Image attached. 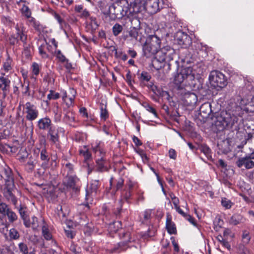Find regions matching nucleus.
Wrapping results in <instances>:
<instances>
[{
    "label": "nucleus",
    "instance_id": "obj_50",
    "mask_svg": "<svg viewBox=\"0 0 254 254\" xmlns=\"http://www.w3.org/2000/svg\"><path fill=\"white\" fill-rule=\"evenodd\" d=\"M21 11L22 14L27 18L30 19L31 17V12L28 6H26L25 5H23L21 8Z\"/></svg>",
    "mask_w": 254,
    "mask_h": 254
},
{
    "label": "nucleus",
    "instance_id": "obj_13",
    "mask_svg": "<svg viewBox=\"0 0 254 254\" xmlns=\"http://www.w3.org/2000/svg\"><path fill=\"white\" fill-rule=\"evenodd\" d=\"M182 100L185 105L187 106H193L195 105L197 101V96L192 92L187 91L182 92Z\"/></svg>",
    "mask_w": 254,
    "mask_h": 254
},
{
    "label": "nucleus",
    "instance_id": "obj_7",
    "mask_svg": "<svg viewBox=\"0 0 254 254\" xmlns=\"http://www.w3.org/2000/svg\"><path fill=\"white\" fill-rule=\"evenodd\" d=\"M60 94L63 102L67 108L74 106L75 98L77 94L76 90L73 88H69L67 91L61 90Z\"/></svg>",
    "mask_w": 254,
    "mask_h": 254
},
{
    "label": "nucleus",
    "instance_id": "obj_26",
    "mask_svg": "<svg viewBox=\"0 0 254 254\" xmlns=\"http://www.w3.org/2000/svg\"><path fill=\"white\" fill-rule=\"evenodd\" d=\"M166 228L170 234H175L177 232L175 224L172 221L171 216L169 214L167 215Z\"/></svg>",
    "mask_w": 254,
    "mask_h": 254
},
{
    "label": "nucleus",
    "instance_id": "obj_61",
    "mask_svg": "<svg viewBox=\"0 0 254 254\" xmlns=\"http://www.w3.org/2000/svg\"><path fill=\"white\" fill-rule=\"evenodd\" d=\"M129 35L132 38L137 40L138 35L137 30L135 28L130 29L129 31Z\"/></svg>",
    "mask_w": 254,
    "mask_h": 254
},
{
    "label": "nucleus",
    "instance_id": "obj_62",
    "mask_svg": "<svg viewBox=\"0 0 254 254\" xmlns=\"http://www.w3.org/2000/svg\"><path fill=\"white\" fill-rule=\"evenodd\" d=\"M102 146L101 145L100 143L95 142V143H93L92 144V147L93 151L95 152L96 154H98V151L100 149Z\"/></svg>",
    "mask_w": 254,
    "mask_h": 254
},
{
    "label": "nucleus",
    "instance_id": "obj_20",
    "mask_svg": "<svg viewBox=\"0 0 254 254\" xmlns=\"http://www.w3.org/2000/svg\"><path fill=\"white\" fill-rule=\"evenodd\" d=\"M131 6L133 12L134 13L140 12L144 10H147L146 0H134Z\"/></svg>",
    "mask_w": 254,
    "mask_h": 254
},
{
    "label": "nucleus",
    "instance_id": "obj_33",
    "mask_svg": "<svg viewBox=\"0 0 254 254\" xmlns=\"http://www.w3.org/2000/svg\"><path fill=\"white\" fill-rule=\"evenodd\" d=\"M18 156V160L20 162H25L26 159H27L30 155L26 149H22L20 150Z\"/></svg>",
    "mask_w": 254,
    "mask_h": 254
},
{
    "label": "nucleus",
    "instance_id": "obj_5",
    "mask_svg": "<svg viewBox=\"0 0 254 254\" xmlns=\"http://www.w3.org/2000/svg\"><path fill=\"white\" fill-rule=\"evenodd\" d=\"M37 150L40 151V157L42 163L41 165V167L46 170L50 168L51 170H54L58 166V161H57V156H53L50 157L49 153L45 148L44 147L41 150L37 148Z\"/></svg>",
    "mask_w": 254,
    "mask_h": 254
},
{
    "label": "nucleus",
    "instance_id": "obj_60",
    "mask_svg": "<svg viewBox=\"0 0 254 254\" xmlns=\"http://www.w3.org/2000/svg\"><path fill=\"white\" fill-rule=\"evenodd\" d=\"M150 89L156 95H161L162 91L161 89L160 88L158 87L157 86L152 84V85L150 86Z\"/></svg>",
    "mask_w": 254,
    "mask_h": 254
},
{
    "label": "nucleus",
    "instance_id": "obj_16",
    "mask_svg": "<svg viewBox=\"0 0 254 254\" xmlns=\"http://www.w3.org/2000/svg\"><path fill=\"white\" fill-rule=\"evenodd\" d=\"M159 54H161L159 58L160 62L169 61L173 59L172 55L174 53V50L169 46H166L162 48L160 47Z\"/></svg>",
    "mask_w": 254,
    "mask_h": 254
},
{
    "label": "nucleus",
    "instance_id": "obj_2",
    "mask_svg": "<svg viewBox=\"0 0 254 254\" xmlns=\"http://www.w3.org/2000/svg\"><path fill=\"white\" fill-rule=\"evenodd\" d=\"M238 121V118L233 115L227 112H221L220 114L216 117L214 121V125L217 130L221 131L226 127L233 128L235 127V129H237L236 124Z\"/></svg>",
    "mask_w": 254,
    "mask_h": 254
},
{
    "label": "nucleus",
    "instance_id": "obj_37",
    "mask_svg": "<svg viewBox=\"0 0 254 254\" xmlns=\"http://www.w3.org/2000/svg\"><path fill=\"white\" fill-rule=\"evenodd\" d=\"M89 20L88 25L90 26L92 31H95L99 27L96 19L95 17L89 16Z\"/></svg>",
    "mask_w": 254,
    "mask_h": 254
},
{
    "label": "nucleus",
    "instance_id": "obj_24",
    "mask_svg": "<svg viewBox=\"0 0 254 254\" xmlns=\"http://www.w3.org/2000/svg\"><path fill=\"white\" fill-rule=\"evenodd\" d=\"M20 37V40L23 43L24 53L26 56H28L31 53V46L30 44L27 42V34L21 33Z\"/></svg>",
    "mask_w": 254,
    "mask_h": 254
},
{
    "label": "nucleus",
    "instance_id": "obj_64",
    "mask_svg": "<svg viewBox=\"0 0 254 254\" xmlns=\"http://www.w3.org/2000/svg\"><path fill=\"white\" fill-rule=\"evenodd\" d=\"M115 54L117 57L121 58L124 61H126L127 59V55L122 52L118 53L117 51H116Z\"/></svg>",
    "mask_w": 254,
    "mask_h": 254
},
{
    "label": "nucleus",
    "instance_id": "obj_44",
    "mask_svg": "<svg viewBox=\"0 0 254 254\" xmlns=\"http://www.w3.org/2000/svg\"><path fill=\"white\" fill-rule=\"evenodd\" d=\"M201 150L208 159L211 158V150L209 147L206 145H203L201 147Z\"/></svg>",
    "mask_w": 254,
    "mask_h": 254
},
{
    "label": "nucleus",
    "instance_id": "obj_47",
    "mask_svg": "<svg viewBox=\"0 0 254 254\" xmlns=\"http://www.w3.org/2000/svg\"><path fill=\"white\" fill-rule=\"evenodd\" d=\"M30 222V226L32 227L33 229L36 230L39 226V222L38 221V218L35 216H33L31 218V220H29Z\"/></svg>",
    "mask_w": 254,
    "mask_h": 254
},
{
    "label": "nucleus",
    "instance_id": "obj_58",
    "mask_svg": "<svg viewBox=\"0 0 254 254\" xmlns=\"http://www.w3.org/2000/svg\"><path fill=\"white\" fill-rule=\"evenodd\" d=\"M11 61L10 59H7L3 64V69L5 71L8 72L11 70L12 67L11 66Z\"/></svg>",
    "mask_w": 254,
    "mask_h": 254
},
{
    "label": "nucleus",
    "instance_id": "obj_59",
    "mask_svg": "<svg viewBox=\"0 0 254 254\" xmlns=\"http://www.w3.org/2000/svg\"><path fill=\"white\" fill-rule=\"evenodd\" d=\"M135 152L141 156L143 161H148V157L142 149L140 148H137L135 149Z\"/></svg>",
    "mask_w": 254,
    "mask_h": 254
},
{
    "label": "nucleus",
    "instance_id": "obj_4",
    "mask_svg": "<svg viewBox=\"0 0 254 254\" xmlns=\"http://www.w3.org/2000/svg\"><path fill=\"white\" fill-rule=\"evenodd\" d=\"M195 74L192 67H184L181 69L180 73L175 76L174 83L179 85L186 80L190 86H193L195 84L193 82L195 79Z\"/></svg>",
    "mask_w": 254,
    "mask_h": 254
},
{
    "label": "nucleus",
    "instance_id": "obj_9",
    "mask_svg": "<svg viewBox=\"0 0 254 254\" xmlns=\"http://www.w3.org/2000/svg\"><path fill=\"white\" fill-rule=\"evenodd\" d=\"M239 168L244 167L246 169H250L254 167V152L247 154L245 156L239 158L236 162Z\"/></svg>",
    "mask_w": 254,
    "mask_h": 254
},
{
    "label": "nucleus",
    "instance_id": "obj_38",
    "mask_svg": "<svg viewBox=\"0 0 254 254\" xmlns=\"http://www.w3.org/2000/svg\"><path fill=\"white\" fill-rule=\"evenodd\" d=\"M74 167L73 164L66 163L64 165V170L67 172L66 176L73 175Z\"/></svg>",
    "mask_w": 254,
    "mask_h": 254
},
{
    "label": "nucleus",
    "instance_id": "obj_6",
    "mask_svg": "<svg viewBox=\"0 0 254 254\" xmlns=\"http://www.w3.org/2000/svg\"><path fill=\"white\" fill-rule=\"evenodd\" d=\"M209 79L211 85L214 88H223L227 84V80L225 75L219 71H212Z\"/></svg>",
    "mask_w": 254,
    "mask_h": 254
},
{
    "label": "nucleus",
    "instance_id": "obj_23",
    "mask_svg": "<svg viewBox=\"0 0 254 254\" xmlns=\"http://www.w3.org/2000/svg\"><path fill=\"white\" fill-rule=\"evenodd\" d=\"M48 135L50 136V140L55 144L57 147H59V135L58 131L55 127H52L48 130Z\"/></svg>",
    "mask_w": 254,
    "mask_h": 254
},
{
    "label": "nucleus",
    "instance_id": "obj_10",
    "mask_svg": "<svg viewBox=\"0 0 254 254\" xmlns=\"http://www.w3.org/2000/svg\"><path fill=\"white\" fill-rule=\"evenodd\" d=\"M175 38L179 45L184 48H188L191 44V38L182 31H178L176 33Z\"/></svg>",
    "mask_w": 254,
    "mask_h": 254
},
{
    "label": "nucleus",
    "instance_id": "obj_43",
    "mask_svg": "<svg viewBox=\"0 0 254 254\" xmlns=\"http://www.w3.org/2000/svg\"><path fill=\"white\" fill-rule=\"evenodd\" d=\"M143 107L149 112L152 113L155 117H157V112L154 108L147 103L142 104Z\"/></svg>",
    "mask_w": 254,
    "mask_h": 254
},
{
    "label": "nucleus",
    "instance_id": "obj_41",
    "mask_svg": "<svg viewBox=\"0 0 254 254\" xmlns=\"http://www.w3.org/2000/svg\"><path fill=\"white\" fill-rule=\"evenodd\" d=\"M221 204L226 209H230L234 205V203L227 198L223 197L221 199Z\"/></svg>",
    "mask_w": 254,
    "mask_h": 254
},
{
    "label": "nucleus",
    "instance_id": "obj_1",
    "mask_svg": "<svg viewBox=\"0 0 254 254\" xmlns=\"http://www.w3.org/2000/svg\"><path fill=\"white\" fill-rule=\"evenodd\" d=\"M1 176L5 182L2 189L3 195L8 201L11 202L14 206H16L17 203V199L14 194L16 188L10 168L8 166L5 167Z\"/></svg>",
    "mask_w": 254,
    "mask_h": 254
},
{
    "label": "nucleus",
    "instance_id": "obj_48",
    "mask_svg": "<svg viewBox=\"0 0 254 254\" xmlns=\"http://www.w3.org/2000/svg\"><path fill=\"white\" fill-rule=\"evenodd\" d=\"M55 55L57 59L62 63H64L67 61L65 56L62 53L60 50L56 51L55 53Z\"/></svg>",
    "mask_w": 254,
    "mask_h": 254
},
{
    "label": "nucleus",
    "instance_id": "obj_55",
    "mask_svg": "<svg viewBox=\"0 0 254 254\" xmlns=\"http://www.w3.org/2000/svg\"><path fill=\"white\" fill-rule=\"evenodd\" d=\"M151 78V76L148 72L143 71L141 72L139 79L141 81H148Z\"/></svg>",
    "mask_w": 254,
    "mask_h": 254
},
{
    "label": "nucleus",
    "instance_id": "obj_56",
    "mask_svg": "<svg viewBox=\"0 0 254 254\" xmlns=\"http://www.w3.org/2000/svg\"><path fill=\"white\" fill-rule=\"evenodd\" d=\"M32 73L35 76H37L40 71L39 65L36 63H33L32 65Z\"/></svg>",
    "mask_w": 254,
    "mask_h": 254
},
{
    "label": "nucleus",
    "instance_id": "obj_57",
    "mask_svg": "<svg viewBox=\"0 0 254 254\" xmlns=\"http://www.w3.org/2000/svg\"><path fill=\"white\" fill-rule=\"evenodd\" d=\"M164 33L163 34L166 37L170 36L173 32V30L171 26L168 24L166 25V27L163 28Z\"/></svg>",
    "mask_w": 254,
    "mask_h": 254
},
{
    "label": "nucleus",
    "instance_id": "obj_28",
    "mask_svg": "<svg viewBox=\"0 0 254 254\" xmlns=\"http://www.w3.org/2000/svg\"><path fill=\"white\" fill-rule=\"evenodd\" d=\"M74 10L76 12L79 14V16L81 18H85L89 17L90 13L88 10L83 8V6L81 4L76 5L74 7Z\"/></svg>",
    "mask_w": 254,
    "mask_h": 254
},
{
    "label": "nucleus",
    "instance_id": "obj_30",
    "mask_svg": "<svg viewBox=\"0 0 254 254\" xmlns=\"http://www.w3.org/2000/svg\"><path fill=\"white\" fill-rule=\"evenodd\" d=\"M47 45V43H43L38 47L39 54L42 58L46 59L49 57V55L46 52V46Z\"/></svg>",
    "mask_w": 254,
    "mask_h": 254
},
{
    "label": "nucleus",
    "instance_id": "obj_31",
    "mask_svg": "<svg viewBox=\"0 0 254 254\" xmlns=\"http://www.w3.org/2000/svg\"><path fill=\"white\" fill-rule=\"evenodd\" d=\"M242 219L243 218L241 215L235 214L231 217L229 223L232 225H236L241 223Z\"/></svg>",
    "mask_w": 254,
    "mask_h": 254
},
{
    "label": "nucleus",
    "instance_id": "obj_29",
    "mask_svg": "<svg viewBox=\"0 0 254 254\" xmlns=\"http://www.w3.org/2000/svg\"><path fill=\"white\" fill-rule=\"evenodd\" d=\"M36 163L37 161L36 159L34 158L32 155H30V156L27 159V162L25 164L26 170L28 172H32L34 170Z\"/></svg>",
    "mask_w": 254,
    "mask_h": 254
},
{
    "label": "nucleus",
    "instance_id": "obj_46",
    "mask_svg": "<svg viewBox=\"0 0 254 254\" xmlns=\"http://www.w3.org/2000/svg\"><path fill=\"white\" fill-rule=\"evenodd\" d=\"M10 208L5 203H0V213L5 215L9 210Z\"/></svg>",
    "mask_w": 254,
    "mask_h": 254
},
{
    "label": "nucleus",
    "instance_id": "obj_12",
    "mask_svg": "<svg viewBox=\"0 0 254 254\" xmlns=\"http://www.w3.org/2000/svg\"><path fill=\"white\" fill-rule=\"evenodd\" d=\"M34 185L38 186L39 187V191L48 199H52L56 198V195L54 187L43 184L34 183Z\"/></svg>",
    "mask_w": 254,
    "mask_h": 254
},
{
    "label": "nucleus",
    "instance_id": "obj_19",
    "mask_svg": "<svg viewBox=\"0 0 254 254\" xmlns=\"http://www.w3.org/2000/svg\"><path fill=\"white\" fill-rule=\"evenodd\" d=\"M79 179L75 175L66 176L65 178V185L67 187L72 189L75 191L79 189L78 183Z\"/></svg>",
    "mask_w": 254,
    "mask_h": 254
},
{
    "label": "nucleus",
    "instance_id": "obj_22",
    "mask_svg": "<svg viewBox=\"0 0 254 254\" xmlns=\"http://www.w3.org/2000/svg\"><path fill=\"white\" fill-rule=\"evenodd\" d=\"M51 126V120L48 117L40 119L37 122V127L41 130H49Z\"/></svg>",
    "mask_w": 254,
    "mask_h": 254
},
{
    "label": "nucleus",
    "instance_id": "obj_40",
    "mask_svg": "<svg viewBox=\"0 0 254 254\" xmlns=\"http://www.w3.org/2000/svg\"><path fill=\"white\" fill-rule=\"evenodd\" d=\"M7 217L8 220L9 222L12 223L17 219V216L16 213L13 211L11 209L5 215Z\"/></svg>",
    "mask_w": 254,
    "mask_h": 254
},
{
    "label": "nucleus",
    "instance_id": "obj_63",
    "mask_svg": "<svg viewBox=\"0 0 254 254\" xmlns=\"http://www.w3.org/2000/svg\"><path fill=\"white\" fill-rule=\"evenodd\" d=\"M127 186L128 187L129 190H130L134 188H135L137 186V184L136 182L131 181L129 180L127 183Z\"/></svg>",
    "mask_w": 254,
    "mask_h": 254
},
{
    "label": "nucleus",
    "instance_id": "obj_42",
    "mask_svg": "<svg viewBox=\"0 0 254 254\" xmlns=\"http://www.w3.org/2000/svg\"><path fill=\"white\" fill-rule=\"evenodd\" d=\"M123 28L122 25L118 23L115 24L113 27V33L114 36H118L123 30Z\"/></svg>",
    "mask_w": 254,
    "mask_h": 254
},
{
    "label": "nucleus",
    "instance_id": "obj_39",
    "mask_svg": "<svg viewBox=\"0 0 254 254\" xmlns=\"http://www.w3.org/2000/svg\"><path fill=\"white\" fill-rule=\"evenodd\" d=\"M29 25L33 27L36 30H40L41 29V25L38 21H37L34 18L31 17L28 21Z\"/></svg>",
    "mask_w": 254,
    "mask_h": 254
},
{
    "label": "nucleus",
    "instance_id": "obj_36",
    "mask_svg": "<svg viewBox=\"0 0 254 254\" xmlns=\"http://www.w3.org/2000/svg\"><path fill=\"white\" fill-rule=\"evenodd\" d=\"M109 117V113L106 109V106L102 105L100 107V118L103 121H106Z\"/></svg>",
    "mask_w": 254,
    "mask_h": 254
},
{
    "label": "nucleus",
    "instance_id": "obj_8",
    "mask_svg": "<svg viewBox=\"0 0 254 254\" xmlns=\"http://www.w3.org/2000/svg\"><path fill=\"white\" fill-rule=\"evenodd\" d=\"M119 236L123 241L120 242L117 246L111 250L112 253H119L122 251H126L128 248L127 243L131 241L130 233L128 232H125L124 230H121Z\"/></svg>",
    "mask_w": 254,
    "mask_h": 254
},
{
    "label": "nucleus",
    "instance_id": "obj_34",
    "mask_svg": "<svg viewBox=\"0 0 254 254\" xmlns=\"http://www.w3.org/2000/svg\"><path fill=\"white\" fill-rule=\"evenodd\" d=\"M122 228V223L121 221H116L111 224L109 226V229L112 232H117Z\"/></svg>",
    "mask_w": 254,
    "mask_h": 254
},
{
    "label": "nucleus",
    "instance_id": "obj_27",
    "mask_svg": "<svg viewBox=\"0 0 254 254\" xmlns=\"http://www.w3.org/2000/svg\"><path fill=\"white\" fill-rule=\"evenodd\" d=\"M63 120L66 124L72 126L73 123L75 122L74 113L71 110L67 111L65 113Z\"/></svg>",
    "mask_w": 254,
    "mask_h": 254
},
{
    "label": "nucleus",
    "instance_id": "obj_18",
    "mask_svg": "<svg viewBox=\"0 0 254 254\" xmlns=\"http://www.w3.org/2000/svg\"><path fill=\"white\" fill-rule=\"evenodd\" d=\"M99 182L97 181H92L90 185L87 187L86 190L85 199L88 201H92L93 196L97 192L98 189Z\"/></svg>",
    "mask_w": 254,
    "mask_h": 254
},
{
    "label": "nucleus",
    "instance_id": "obj_11",
    "mask_svg": "<svg viewBox=\"0 0 254 254\" xmlns=\"http://www.w3.org/2000/svg\"><path fill=\"white\" fill-rule=\"evenodd\" d=\"M25 112L26 114V118L28 121H34L38 118L39 115V111L37 107L30 102H27L25 104Z\"/></svg>",
    "mask_w": 254,
    "mask_h": 254
},
{
    "label": "nucleus",
    "instance_id": "obj_54",
    "mask_svg": "<svg viewBox=\"0 0 254 254\" xmlns=\"http://www.w3.org/2000/svg\"><path fill=\"white\" fill-rule=\"evenodd\" d=\"M79 248L74 244H71L69 247V252L67 254H80Z\"/></svg>",
    "mask_w": 254,
    "mask_h": 254
},
{
    "label": "nucleus",
    "instance_id": "obj_35",
    "mask_svg": "<svg viewBox=\"0 0 254 254\" xmlns=\"http://www.w3.org/2000/svg\"><path fill=\"white\" fill-rule=\"evenodd\" d=\"M79 152L80 154L84 157V159L86 161L90 159L91 157V153L85 146H84L82 148H81Z\"/></svg>",
    "mask_w": 254,
    "mask_h": 254
},
{
    "label": "nucleus",
    "instance_id": "obj_3",
    "mask_svg": "<svg viewBox=\"0 0 254 254\" xmlns=\"http://www.w3.org/2000/svg\"><path fill=\"white\" fill-rule=\"evenodd\" d=\"M161 40L156 35L149 36L142 45V52L144 56L151 57L160 49Z\"/></svg>",
    "mask_w": 254,
    "mask_h": 254
},
{
    "label": "nucleus",
    "instance_id": "obj_49",
    "mask_svg": "<svg viewBox=\"0 0 254 254\" xmlns=\"http://www.w3.org/2000/svg\"><path fill=\"white\" fill-rule=\"evenodd\" d=\"M18 248L19 251L22 254H28V249L27 245L24 243H20L18 244Z\"/></svg>",
    "mask_w": 254,
    "mask_h": 254
},
{
    "label": "nucleus",
    "instance_id": "obj_21",
    "mask_svg": "<svg viewBox=\"0 0 254 254\" xmlns=\"http://www.w3.org/2000/svg\"><path fill=\"white\" fill-rule=\"evenodd\" d=\"M107 160L106 158L101 157L96 160V170L98 172H103L107 171Z\"/></svg>",
    "mask_w": 254,
    "mask_h": 254
},
{
    "label": "nucleus",
    "instance_id": "obj_25",
    "mask_svg": "<svg viewBox=\"0 0 254 254\" xmlns=\"http://www.w3.org/2000/svg\"><path fill=\"white\" fill-rule=\"evenodd\" d=\"M18 211L21 218L24 221V224L26 227L30 226V222L29 221L27 215V208L26 207L20 205L18 208Z\"/></svg>",
    "mask_w": 254,
    "mask_h": 254
},
{
    "label": "nucleus",
    "instance_id": "obj_51",
    "mask_svg": "<svg viewBox=\"0 0 254 254\" xmlns=\"http://www.w3.org/2000/svg\"><path fill=\"white\" fill-rule=\"evenodd\" d=\"M131 196L130 190H124L121 194L122 199L128 201Z\"/></svg>",
    "mask_w": 254,
    "mask_h": 254
},
{
    "label": "nucleus",
    "instance_id": "obj_15",
    "mask_svg": "<svg viewBox=\"0 0 254 254\" xmlns=\"http://www.w3.org/2000/svg\"><path fill=\"white\" fill-rule=\"evenodd\" d=\"M163 0H146L147 11L151 14H154L162 8Z\"/></svg>",
    "mask_w": 254,
    "mask_h": 254
},
{
    "label": "nucleus",
    "instance_id": "obj_53",
    "mask_svg": "<svg viewBox=\"0 0 254 254\" xmlns=\"http://www.w3.org/2000/svg\"><path fill=\"white\" fill-rule=\"evenodd\" d=\"M60 94L59 93L55 92V91L53 90L50 91V93L48 95L47 98L49 100L53 99V100H56L60 98Z\"/></svg>",
    "mask_w": 254,
    "mask_h": 254
},
{
    "label": "nucleus",
    "instance_id": "obj_52",
    "mask_svg": "<svg viewBox=\"0 0 254 254\" xmlns=\"http://www.w3.org/2000/svg\"><path fill=\"white\" fill-rule=\"evenodd\" d=\"M9 236L10 238L16 240L19 238L20 235L18 232L15 229L12 228L9 231Z\"/></svg>",
    "mask_w": 254,
    "mask_h": 254
},
{
    "label": "nucleus",
    "instance_id": "obj_32",
    "mask_svg": "<svg viewBox=\"0 0 254 254\" xmlns=\"http://www.w3.org/2000/svg\"><path fill=\"white\" fill-rule=\"evenodd\" d=\"M42 235L44 239L47 241L50 240L52 238V235L50 232L49 229L46 225H43L42 228Z\"/></svg>",
    "mask_w": 254,
    "mask_h": 254
},
{
    "label": "nucleus",
    "instance_id": "obj_17",
    "mask_svg": "<svg viewBox=\"0 0 254 254\" xmlns=\"http://www.w3.org/2000/svg\"><path fill=\"white\" fill-rule=\"evenodd\" d=\"M5 73L0 75V91H2L3 98H5L10 90V80L4 76Z\"/></svg>",
    "mask_w": 254,
    "mask_h": 254
},
{
    "label": "nucleus",
    "instance_id": "obj_45",
    "mask_svg": "<svg viewBox=\"0 0 254 254\" xmlns=\"http://www.w3.org/2000/svg\"><path fill=\"white\" fill-rule=\"evenodd\" d=\"M210 104L208 103H205L200 108V112L209 114L211 112Z\"/></svg>",
    "mask_w": 254,
    "mask_h": 254
},
{
    "label": "nucleus",
    "instance_id": "obj_14",
    "mask_svg": "<svg viewBox=\"0 0 254 254\" xmlns=\"http://www.w3.org/2000/svg\"><path fill=\"white\" fill-rule=\"evenodd\" d=\"M15 29L16 32L15 34H13L9 37V42L11 45H17L20 40V37L21 33L26 34L24 31V28L22 24H17L15 26Z\"/></svg>",
    "mask_w": 254,
    "mask_h": 254
}]
</instances>
